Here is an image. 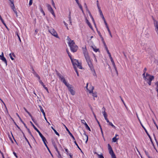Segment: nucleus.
Here are the masks:
<instances>
[{
	"mask_svg": "<svg viewBox=\"0 0 158 158\" xmlns=\"http://www.w3.org/2000/svg\"><path fill=\"white\" fill-rule=\"evenodd\" d=\"M56 75L59 77L61 81L63 82L67 87L69 91L72 95H75V92L74 90V88L71 85L68 83L66 81L64 77L62 76L60 73L56 71Z\"/></svg>",
	"mask_w": 158,
	"mask_h": 158,
	"instance_id": "f257e3e1",
	"label": "nucleus"
},
{
	"mask_svg": "<svg viewBox=\"0 0 158 158\" xmlns=\"http://www.w3.org/2000/svg\"><path fill=\"white\" fill-rule=\"evenodd\" d=\"M67 38L68 41V44L71 51L73 52H75L77 50V46L75 44L73 40H71L69 36H68Z\"/></svg>",
	"mask_w": 158,
	"mask_h": 158,
	"instance_id": "f03ea898",
	"label": "nucleus"
},
{
	"mask_svg": "<svg viewBox=\"0 0 158 158\" xmlns=\"http://www.w3.org/2000/svg\"><path fill=\"white\" fill-rule=\"evenodd\" d=\"M31 125H32L33 128H34V129L38 133L39 135H40V137H41V138H42V140L45 144V146L47 148V149L48 150V151L49 152H50L51 153V152L48 148V147L46 143V142H47L46 139H45V138L43 136V135H42V134L37 129V128L35 126V125L33 124L31 122H30Z\"/></svg>",
	"mask_w": 158,
	"mask_h": 158,
	"instance_id": "7ed1b4c3",
	"label": "nucleus"
},
{
	"mask_svg": "<svg viewBox=\"0 0 158 158\" xmlns=\"http://www.w3.org/2000/svg\"><path fill=\"white\" fill-rule=\"evenodd\" d=\"M154 79V77L153 76H151L148 73H147L144 79L148 82V85H150L151 84V81Z\"/></svg>",
	"mask_w": 158,
	"mask_h": 158,
	"instance_id": "20e7f679",
	"label": "nucleus"
},
{
	"mask_svg": "<svg viewBox=\"0 0 158 158\" xmlns=\"http://www.w3.org/2000/svg\"><path fill=\"white\" fill-rule=\"evenodd\" d=\"M48 31L49 32L53 35L55 37L57 38H59L58 36V35L57 34L56 31L54 30V29H49Z\"/></svg>",
	"mask_w": 158,
	"mask_h": 158,
	"instance_id": "39448f33",
	"label": "nucleus"
},
{
	"mask_svg": "<svg viewBox=\"0 0 158 158\" xmlns=\"http://www.w3.org/2000/svg\"><path fill=\"white\" fill-rule=\"evenodd\" d=\"M83 49V52L86 60L90 58L89 56L88 53L86 48H82Z\"/></svg>",
	"mask_w": 158,
	"mask_h": 158,
	"instance_id": "423d86ee",
	"label": "nucleus"
},
{
	"mask_svg": "<svg viewBox=\"0 0 158 158\" xmlns=\"http://www.w3.org/2000/svg\"><path fill=\"white\" fill-rule=\"evenodd\" d=\"M86 61L87 62V63L90 68L91 70H93L94 66L92 64L91 60L90 58L87 59V60H86Z\"/></svg>",
	"mask_w": 158,
	"mask_h": 158,
	"instance_id": "0eeeda50",
	"label": "nucleus"
},
{
	"mask_svg": "<svg viewBox=\"0 0 158 158\" xmlns=\"http://www.w3.org/2000/svg\"><path fill=\"white\" fill-rule=\"evenodd\" d=\"M47 6L48 7V10L52 13V14L54 16H55V14L54 12L53 11V9H52V7L51 5L49 4H47Z\"/></svg>",
	"mask_w": 158,
	"mask_h": 158,
	"instance_id": "6e6552de",
	"label": "nucleus"
},
{
	"mask_svg": "<svg viewBox=\"0 0 158 158\" xmlns=\"http://www.w3.org/2000/svg\"><path fill=\"white\" fill-rule=\"evenodd\" d=\"M136 114V115H137V118H138L139 121H140V123L141 125V126H142V127H143V128L144 129V130L145 132H146V133H147V135L148 136V137H149L150 139V140H151V138L150 136V135H149V134H148V133L147 130H146V129H145V128L143 126V124H142L141 123V122L140 121V120L138 116V114H137V113Z\"/></svg>",
	"mask_w": 158,
	"mask_h": 158,
	"instance_id": "1a4fd4ad",
	"label": "nucleus"
},
{
	"mask_svg": "<svg viewBox=\"0 0 158 158\" xmlns=\"http://www.w3.org/2000/svg\"><path fill=\"white\" fill-rule=\"evenodd\" d=\"M0 59L5 63L6 65V66L7 65V61L6 58L4 57L3 53L2 52V55H0Z\"/></svg>",
	"mask_w": 158,
	"mask_h": 158,
	"instance_id": "9d476101",
	"label": "nucleus"
},
{
	"mask_svg": "<svg viewBox=\"0 0 158 158\" xmlns=\"http://www.w3.org/2000/svg\"><path fill=\"white\" fill-rule=\"evenodd\" d=\"M70 59H71L73 65V66L74 68H77L76 65H77V63H78V61L76 59H75L74 60H73L72 58H71Z\"/></svg>",
	"mask_w": 158,
	"mask_h": 158,
	"instance_id": "9b49d317",
	"label": "nucleus"
},
{
	"mask_svg": "<svg viewBox=\"0 0 158 158\" xmlns=\"http://www.w3.org/2000/svg\"><path fill=\"white\" fill-rule=\"evenodd\" d=\"M81 122L82 123L84 124L85 125V127L86 129H88L89 131H91L90 128L88 126V125L86 123L85 121L84 120H81Z\"/></svg>",
	"mask_w": 158,
	"mask_h": 158,
	"instance_id": "f8f14e48",
	"label": "nucleus"
},
{
	"mask_svg": "<svg viewBox=\"0 0 158 158\" xmlns=\"http://www.w3.org/2000/svg\"><path fill=\"white\" fill-rule=\"evenodd\" d=\"M109 152L110 154L112 156V158H114L116 157V156L112 150V149L109 150Z\"/></svg>",
	"mask_w": 158,
	"mask_h": 158,
	"instance_id": "ddd939ff",
	"label": "nucleus"
},
{
	"mask_svg": "<svg viewBox=\"0 0 158 158\" xmlns=\"http://www.w3.org/2000/svg\"><path fill=\"white\" fill-rule=\"evenodd\" d=\"M94 89V87L92 88V89L91 90H89V93H92V95L93 97H94V100L95 99L94 98V97H97V93L96 92L95 93H93V90Z\"/></svg>",
	"mask_w": 158,
	"mask_h": 158,
	"instance_id": "4468645a",
	"label": "nucleus"
},
{
	"mask_svg": "<svg viewBox=\"0 0 158 158\" xmlns=\"http://www.w3.org/2000/svg\"><path fill=\"white\" fill-rule=\"evenodd\" d=\"M11 2V4H10V6L11 8L13 9V10L15 9V6L14 4V1H11V0H9Z\"/></svg>",
	"mask_w": 158,
	"mask_h": 158,
	"instance_id": "2eb2a0df",
	"label": "nucleus"
},
{
	"mask_svg": "<svg viewBox=\"0 0 158 158\" xmlns=\"http://www.w3.org/2000/svg\"><path fill=\"white\" fill-rule=\"evenodd\" d=\"M92 48L94 50V52H100V51H99V49L97 48H96V47L95 46H92Z\"/></svg>",
	"mask_w": 158,
	"mask_h": 158,
	"instance_id": "dca6fc26",
	"label": "nucleus"
},
{
	"mask_svg": "<svg viewBox=\"0 0 158 158\" xmlns=\"http://www.w3.org/2000/svg\"><path fill=\"white\" fill-rule=\"evenodd\" d=\"M86 20V22L87 24L89 26V27L92 29H93V27L92 26H91V24L89 22L88 20L87 19V18H86L85 19Z\"/></svg>",
	"mask_w": 158,
	"mask_h": 158,
	"instance_id": "f3484780",
	"label": "nucleus"
},
{
	"mask_svg": "<svg viewBox=\"0 0 158 158\" xmlns=\"http://www.w3.org/2000/svg\"><path fill=\"white\" fill-rule=\"evenodd\" d=\"M112 65L114 67V68L115 70V71L116 73V74H117V75H118V71L117 70V68L116 67V66H115V63L114 62H112Z\"/></svg>",
	"mask_w": 158,
	"mask_h": 158,
	"instance_id": "a211bd4d",
	"label": "nucleus"
},
{
	"mask_svg": "<svg viewBox=\"0 0 158 158\" xmlns=\"http://www.w3.org/2000/svg\"><path fill=\"white\" fill-rule=\"evenodd\" d=\"M112 65L114 67V68L115 70V71L116 73V74H117V75H118V71L117 70V68L116 67V66H115V63L114 62H112Z\"/></svg>",
	"mask_w": 158,
	"mask_h": 158,
	"instance_id": "6ab92c4d",
	"label": "nucleus"
},
{
	"mask_svg": "<svg viewBox=\"0 0 158 158\" xmlns=\"http://www.w3.org/2000/svg\"><path fill=\"white\" fill-rule=\"evenodd\" d=\"M66 130L68 131L69 134L70 135V136L73 138V139L74 140H75V139L74 137L73 136V135L70 132L69 130L68 129V128L67 127H66Z\"/></svg>",
	"mask_w": 158,
	"mask_h": 158,
	"instance_id": "aec40b11",
	"label": "nucleus"
},
{
	"mask_svg": "<svg viewBox=\"0 0 158 158\" xmlns=\"http://www.w3.org/2000/svg\"><path fill=\"white\" fill-rule=\"evenodd\" d=\"M39 107L40 108V110L43 113V115L44 116H45V113L44 112V110L43 109L42 107L40 106H39Z\"/></svg>",
	"mask_w": 158,
	"mask_h": 158,
	"instance_id": "412c9836",
	"label": "nucleus"
},
{
	"mask_svg": "<svg viewBox=\"0 0 158 158\" xmlns=\"http://www.w3.org/2000/svg\"><path fill=\"white\" fill-rule=\"evenodd\" d=\"M23 135L24 137V138H25V139H26V141L27 142V143H28L29 145L30 146V148H31V145H30V143L28 140V139H27V138L26 137V136H25L24 133L23 132Z\"/></svg>",
	"mask_w": 158,
	"mask_h": 158,
	"instance_id": "4be33fe9",
	"label": "nucleus"
},
{
	"mask_svg": "<svg viewBox=\"0 0 158 158\" xmlns=\"http://www.w3.org/2000/svg\"><path fill=\"white\" fill-rule=\"evenodd\" d=\"M70 14H71V13H70V12L69 13V21L70 24V25H72V24L71 18Z\"/></svg>",
	"mask_w": 158,
	"mask_h": 158,
	"instance_id": "5701e85b",
	"label": "nucleus"
},
{
	"mask_svg": "<svg viewBox=\"0 0 158 158\" xmlns=\"http://www.w3.org/2000/svg\"><path fill=\"white\" fill-rule=\"evenodd\" d=\"M94 154H96L98 156V157L99 158H104L103 156L102 155V154H101V155H99V154H98L96 152H94Z\"/></svg>",
	"mask_w": 158,
	"mask_h": 158,
	"instance_id": "b1692460",
	"label": "nucleus"
},
{
	"mask_svg": "<svg viewBox=\"0 0 158 158\" xmlns=\"http://www.w3.org/2000/svg\"><path fill=\"white\" fill-rule=\"evenodd\" d=\"M84 134L85 135V139H86V140L85 141V143H86L88 140V136L86 134L85 132H84Z\"/></svg>",
	"mask_w": 158,
	"mask_h": 158,
	"instance_id": "393cba45",
	"label": "nucleus"
},
{
	"mask_svg": "<svg viewBox=\"0 0 158 158\" xmlns=\"http://www.w3.org/2000/svg\"><path fill=\"white\" fill-rule=\"evenodd\" d=\"M34 74L35 76L37 77L39 80H40V77L39 76V75L36 73V72H34Z\"/></svg>",
	"mask_w": 158,
	"mask_h": 158,
	"instance_id": "a878e982",
	"label": "nucleus"
},
{
	"mask_svg": "<svg viewBox=\"0 0 158 158\" xmlns=\"http://www.w3.org/2000/svg\"><path fill=\"white\" fill-rule=\"evenodd\" d=\"M119 139V138H115V137H114L112 139V141L114 142H116L117 141V140L118 139Z\"/></svg>",
	"mask_w": 158,
	"mask_h": 158,
	"instance_id": "bb28decb",
	"label": "nucleus"
},
{
	"mask_svg": "<svg viewBox=\"0 0 158 158\" xmlns=\"http://www.w3.org/2000/svg\"><path fill=\"white\" fill-rule=\"evenodd\" d=\"M107 123H109V125H110L111 126H112L115 129L116 128L113 125V124L112 123L110 122L109 120V122H107Z\"/></svg>",
	"mask_w": 158,
	"mask_h": 158,
	"instance_id": "cd10ccee",
	"label": "nucleus"
},
{
	"mask_svg": "<svg viewBox=\"0 0 158 158\" xmlns=\"http://www.w3.org/2000/svg\"><path fill=\"white\" fill-rule=\"evenodd\" d=\"M102 109L103 111H102V113L103 114V115L106 114V113L105 111V108L104 107H103L102 108Z\"/></svg>",
	"mask_w": 158,
	"mask_h": 158,
	"instance_id": "c85d7f7f",
	"label": "nucleus"
},
{
	"mask_svg": "<svg viewBox=\"0 0 158 158\" xmlns=\"http://www.w3.org/2000/svg\"><path fill=\"white\" fill-rule=\"evenodd\" d=\"M105 119L106 120L107 122H109V120L107 118V114L105 115H103Z\"/></svg>",
	"mask_w": 158,
	"mask_h": 158,
	"instance_id": "c756f323",
	"label": "nucleus"
},
{
	"mask_svg": "<svg viewBox=\"0 0 158 158\" xmlns=\"http://www.w3.org/2000/svg\"><path fill=\"white\" fill-rule=\"evenodd\" d=\"M91 71L93 72V75L95 76L96 77H97V75L95 72V70L93 69V70H91Z\"/></svg>",
	"mask_w": 158,
	"mask_h": 158,
	"instance_id": "7c9ffc66",
	"label": "nucleus"
},
{
	"mask_svg": "<svg viewBox=\"0 0 158 158\" xmlns=\"http://www.w3.org/2000/svg\"><path fill=\"white\" fill-rule=\"evenodd\" d=\"M40 10L41 12L43 14V15H45V13L44 12V10H43L42 8V7L41 6L40 7Z\"/></svg>",
	"mask_w": 158,
	"mask_h": 158,
	"instance_id": "2f4dec72",
	"label": "nucleus"
},
{
	"mask_svg": "<svg viewBox=\"0 0 158 158\" xmlns=\"http://www.w3.org/2000/svg\"><path fill=\"white\" fill-rule=\"evenodd\" d=\"M153 136H154V137L155 140L156 141V143L157 144V147H158V141H157V139H156V137H155V134H153Z\"/></svg>",
	"mask_w": 158,
	"mask_h": 158,
	"instance_id": "473e14b6",
	"label": "nucleus"
},
{
	"mask_svg": "<svg viewBox=\"0 0 158 158\" xmlns=\"http://www.w3.org/2000/svg\"><path fill=\"white\" fill-rule=\"evenodd\" d=\"M12 55H13V56H14V53H12V54L10 53L9 54V56H10V58H11V59L12 60H13L14 59L12 57Z\"/></svg>",
	"mask_w": 158,
	"mask_h": 158,
	"instance_id": "72a5a7b5",
	"label": "nucleus"
},
{
	"mask_svg": "<svg viewBox=\"0 0 158 158\" xmlns=\"http://www.w3.org/2000/svg\"><path fill=\"white\" fill-rule=\"evenodd\" d=\"M66 52H67V53L68 54L69 56V57H70V58H72L71 55L69 52L68 50V49H66Z\"/></svg>",
	"mask_w": 158,
	"mask_h": 158,
	"instance_id": "f704fd0d",
	"label": "nucleus"
},
{
	"mask_svg": "<svg viewBox=\"0 0 158 158\" xmlns=\"http://www.w3.org/2000/svg\"><path fill=\"white\" fill-rule=\"evenodd\" d=\"M89 15H90V17H91V18H92V20H93V22L94 23H95L94 20V18H93V16H92V15H91V14L90 12L89 11Z\"/></svg>",
	"mask_w": 158,
	"mask_h": 158,
	"instance_id": "c9c22d12",
	"label": "nucleus"
},
{
	"mask_svg": "<svg viewBox=\"0 0 158 158\" xmlns=\"http://www.w3.org/2000/svg\"><path fill=\"white\" fill-rule=\"evenodd\" d=\"M155 85H156V90L158 92V81L156 83Z\"/></svg>",
	"mask_w": 158,
	"mask_h": 158,
	"instance_id": "e433bc0d",
	"label": "nucleus"
},
{
	"mask_svg": "<svg viewBox=\"0 0 158 158\" xmlns=\"http://www.w3.org/2000/svg\"><path fill=\"white\" fill-rule=\"evenodd\" d=\"M98 10H99V12L100 13V15H103L102 12L100 9V7H98Z\"/></svg>",
	"mask_w": 158,
	"mask_h": 158,
	"instance_id": "4c0bfd02",
	"label": "nucleus"
},
{
	"mask_svg": "<svg viewBox=\"0 0 158 158\" xmlns=\"http://www.w3.org/2000/svg\"><path fill=\"white\" fill-rule=\"evenodd\" d=\"M27 131H28V133H29V134L32 137H33V136L32 135V134L31 133V131L30 130V129L29 128H27Z\"/></svg>",
	"mask_w": 158,
	"mask_h": 158,
	"instance_id": "58836bf2",
	"label": "nucleus"
},
{
	"mask_svg": "<svg viewBox=\"0 0 158 158\" xmlns=\"http://www.w3.org/2000/svg\"><path fill=\"white\" fill-rule=\"evenodd\" d=\"M28 114H29V115L31 117V119L32 120H33V121L34 122V119H33V118L32 116L31 115V114L29 112H28L27 113Z\"/></svg>",
	"mask_w": 158,
	"mask_h": 158,
	"instance_id": "ea45409f",
	"label": "nucleus"
},
{
	"mask_svg": "<svg viewBox=\"0 0 158 158\" xmlns=\"http://www.w3.org/2000/svg\"><path fill=\"white\" fill-rule=\"evenodd\" d=\"M144 152H145V154H146V155L148 157V158H151L149 155L148 152H147L146 150H145Z\"/></svg>",
	"mask_w": 158,
	"mask_h": 158,
	"instance_id": "a19ab883",
	"label": "nucleus"
},
{
	"mask_svg": "<svg viewBox=\"0 0 158 158\" xmlns=\"http://www.w3.org/2000/svg\"><path fill=\"white\" fill-rule=\"evenodd\" d=\"M78 5L81 10L82 11V12H83V10L81 5L80 4L79 5Z\"/></svg>",
	"mask_w": 158,
	"mask_h": 158,
	"instance_id": "79ce46f5",
	"label": "nucleus"
},
{
	"mask_svg": "<svg viewBox=\"0 0 158 158\" xmlns=\"http://www.w3.org/2000/svg\"><path fill=\"white\" fill-rule=\"evenodd\" d=\"M75 144H76V145L77 146V148L80 150H81V148H79V147L78 144H77V143L75 141H74V142Z\"/></svg>",
	"mask_w": 158,
	"mask_h": 158,
	"instance_id": "37998d69",
	"label": "nucleus"
},
{
	"mask_svg": "<svg viewBox=\"0 0 158 158\" xmlns=\"http://www.w3.org/2000/svg\"><path fill=\"white\" fill-rule=\"evenodd\" d=\"M43 86L44 87V88L47 91V92L48 93H49L48 90V89L47 88V87H45V86L44 85Z\"/></svg>",
	"mask_w": 158,
	"mask_h": 158,
	"instance_id": "c03bdc74",
	"label": "nucleus"
},
{
	"mask_svg": "<svg viewBox=\"0 0 158 158\" xmlns=\"http://www.w3.org/2000/svg\"><path fill=\"white\" fill-rule=\"evenodd\" d=\"M54 131L55 133L57 135L59 136H60L59 134L57 132V131H56V130H54Z\"/></svg>",
	"mask_w": 158,
	"mask_h": 158,
	"instance_id": "a18cd8bd",
	"label": "nucleus"
},
{
	"mask_svg": "<svg viewBox=\"0 0 158 158\" xmlns=\"http://www.w3.org/2000/svg\"><path fill=\"white\" fill-rule=\"evenodd\" d=\"M33 0H30L29 2V6H31Z\"/></svg>",
	"mask_w": 158,
	"mask_h": 158,
	"instance_id": "49530a36",
	"label": "nucleus"
},
{
	"mask_svg": "<svg viewBox=\"0 0 158 158\" xmlns=\"http://www.w3.org/2000/svg\"><path fill=\"white\" fill-rule=\"evenodd\" d=\"M39 80V81L40 83L41 84V85L42 86H43L44 85V84L43 83V82L41 80H40V79Z\"/></svg>",
	"mask_w": 158,
	"mask_h": 158,
	"instance_id": "de8ad7c7",
	"label": "nucleus"
},
{
	"mask_svg": "<svg viewBox=\"0 0 158 158\" xmlns=\"http://www.w3.org/2000/svg\"><path fill=\"white\" fill-rule=\"evenodd\" d=\"M108 147L109 150H110V149H112L111 146H110V145L109 144H108Z\"/></svg>",
	"mask_w": 158,
	"mask_h": 158,
	"instance_id": "09e8293b",
	"label": "nucleus"
},
{
	"mask_svg": "<svg viewBox=\"0 0 158 158\" xmlns=\"http://www.w3.org/2000/svg\"><path fill=\"white\" fill-rule=\"evenodd\" d=\"M57 156L58 158H62L61 155H60V152L58 153Z\"/></svg>",
	"mask_w": 158,
	"mask_h": 158,
	"instance_id": "8fccbe9b",
	"label": "nucleus"
},
{
	"mask_svg": "<svg viewBox=\"0 0 158 158\" xmlns=\"http://www.w3.org/2000/svg\"><path fill=\"white\" fill-rule=\"evenodd\" d=\"M64 25L66 27L67 29H69L68 27V24L64 21Z\"/></svg>",
	"mask_w": 158,
	"mask_h": 158,
	"instance_id": "3c124183",
	"label": "nucleus"
},
{
	"mask_svg": "<svg viewBox=\"0 0 158 158\" xmlns=\"http://www.w3.org/2000/svg\"><path fill=\"white\" fill-rule=\"evenodd\" d=\"M74 69L75 70V71L76 72V73L77 74V76H79V74L78 73V71H77V68H75Z\"/></svg>",
	"mask_w": 158,
	"mask_h": 158,
	"instance_id": "603ef678",
	"label": "nucleus"
},
{
	"mask_svg": "<svg viewBox=\"0 0 158 158\" xmlns=\"http://www.w3.org/2000/svg\"><path fill=\"white\" fill-rule=\"evenodd\" d=\"M16 35H17V36H18V38L19 39V41L20 42H21V39H20V37H19V34H18V33L17 32L16 33Z\"/></svg>",
	"mask_w": 158,
	"mask_h": 158,
	"instance_id": "864d4df0",
	"label": "nucleus"
},
{
	"mask_svg": "<svg viewBox=\"0 0 158 158\" xmlns=\"http://www.w3.org/2000/svg\"><path fill=\"white\" fill-rule=\"evenodd\" d=\"M2 22V23H3V24L5 25V27L7 28L8 29V28H7V26H6L4 20H3V22H2V21H1Z\"/></svg>",
	"mask_w": 158,
	"mask_h": 158,
	"instance_id": "5fc2aeb1",
	"label": "nucleus"
},
{
	"mask_svg": "<svg viewBox=\"0 0 158 158\" xmlns=\"http://www.w3.org/2000/svg\"><path fill=\"white\" fill-rule=\"evenodd\" d=\"M13 10L14 11V12H15V14L16 16L17 17H18V16L17 15V12L16 11V10L15 9Z\"/></svg>",
	"mask_w": 158,
	"mask_h": 158,
	"instance_id": "6e6d98bb",
	"label": "nucleus"
},
{
	"mask_svg": "<svg viewBox=\"0 0 158 158\" xmlns=\"http://www.w3.org/2000/svg\"><path fill=\"white\" fill-rule=\"evenodd\" d=\"M81 65V64L80 63H79V62H78V63H77V65H76V66H77L78 67H80Z\"/></svg>",
	"mask_w": 158,
	"mask_h": 158,
	"instance_id": "4d7b16f0",
	"label": "nucleus"
},
{
	"mask_svg": "<svg viewBox=\"0 0 158 158\" xmlns=\"http://www.w3.org/2000/svg\"><path fill=\"white\" fill-rule=\"evenodd\" d=\"M55 149L56 150V151H57L58 153H59V152L58 151V149L56 146H55Z\"/></svg>",
	"mask_w": 158,
	"mask_h": 158,
	"instance_id": "13d9d810",
	"label": "nucleus"
},
{
	"mask_svg": "<svg viewBox=\"0 0 158 158\" xmlns=\"http://www.w3.org/2000/svg\"><path fill=\"white\" fill-rule=\"evenodd\" d=\"M0 99L1 101L3 103V104L5 106L6 108V106L5 103H4V102L3 101L1 98H0Z\"/></svg>",
	"mask_w": 158,
	"mask_h": 158,
	"instance_id": "bf43d9fd",
	"label": "nucleus"
},
{
	"mask_svg": "<svg viewBox=\"0 0 158 158\" xmlns=\"http://www.w3.org/2000/svg\"><path fill=\"white\" fill-rule=\"evenodd\" d=\"M145 72H144L143 74V77L144 79L145 77L146 76H145Z\"/></svg>",
	"mask_w": 158,
	"mask_h": 158,
	"instance_id": "052dcab7",
	"label": "nucleus"
},
{
	"mask_svg": "<svg viewBox=\"0 0 158 158\" xmlns=\"http://www.w3.org/2000/svg\"><path fill=\"white\" fill-rule=\"evenodd\" d=\"M13 153L14 155L16 156V157H18L17 156V155L16 153L15 152H13Z\"/></svg>",
	"mask_w": 158,
	"mask_h": 158,
	"instance_id": "680f3d73",
	"label": "nucleus"
},
{
	"mask_svg": "<svg viewBox=\"0 0 158 158\" xmlns=\"http://www.w3.org/2000/svg\"><path fill=\"white\" fill-rule=\"evenodd\" d=\"M101 40H102V42L105 41L104 40V39H103V37L102 36H101Z\"/></svg>",
	"mask_w": 158,
	"mask_h": 158,
	"instance_id": "e2e57ef3",
	"label": "nucleus"
},
{
	"mask_svg": "<svg viewBox=\"0 0 158 158\" xmlns=\"http://www.w3.org/2000/svg\"><path fill=\"white\" fill-rule=\"evenodd\" d=\"M97 6L98 7H98H100L99 6V3H98V1H97Z\"/></svg>",
	"mask_w": 158,
	"mask_h": 158,
	"instance_id": "0e129e2a",
	"label": "nucleus"
},
{
	"mask_svg": "<svg viewBox=\"0 0 158 158\" xmlns=\"http://www.w3.org/2000/svg\"><path fill=\"white\" fill-rule=\"evenodd\" d=\"M110 60H111V62L114 61L112 57H111L110 58Z\"/></svg>",
	"mask_w": 158,
	"mask_h": 158,
	"instance_id": "69168bd1",
	"label": "nucleus"
},
{
	"mask_svg": "<svg viewBox=\"0 0 158 158\" xmlns=\"http://www.w3.org/2000/svg\"><path fill=\"white\" fill-rule=\"evenodd\" d=\"M104 23L106 26L107 25V23L106 22L105 20H104Z\"/></svg>",
	"mask_w": 158,
	"mask_h": 158,
	"instance_id": "338daca9",
	"label": "nucleus"
},
{
	"mask_svg": "<svg viewBox=\"0 0 158 158\" xmlns=\"http://www.w3.org/2000/svg\"><path fill=\"white\" fill-rule=\"evenodd\" d=\"M77 3L78 4V5H79L80 4L79 3V2L78 0H75Z\"/></svg>",
	"mask_w": 158,
	"mask_h": 158,
	"instance_id": "774afa93",
	"label": "nucleus"
}]
</instances>
